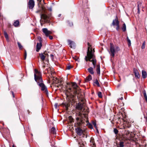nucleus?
I'll return each instance as SVG.
<instances>
[{"instance_id":"f257e3e1","label":"nucleus","mask_w":147,"mask_h":147,"mask_svg":"<svg viewBox=\"0 0 147 147\" xmlns=\"http://www.w3.org/2000/svg\"><path fill=\"white\" fill-rule=\"evenodd\" d=\"M34 78L35 81L41 88V90L47 94L48 93V91L47 88L42 83L43 80L41 77V74L36 69H34Z\"/></svg>"},{"instance_id":"f03ea898","label":"nucleus","mask_w":147,"mask_h":147,"mask_svg":"<svg viewBox=\"0 0 147 147\" xmlns=\"http://www.w3.org/2000/svg\"><path fill=\"white\" fill-rule=\"evenodd\" d=\"M88 45L87 56L85 57V60L87 61H89L92 62L94 66V68H95L96 65V60L95 58V57L94 55V49L92 51V48H90L89 43L88 42Z\"/></svg>"},{"instance_id":"7ed1b4c3","label":"nucleus","mask_w":147,"mask_h":147,"mask_svg":"<svg viewBox=\"0 0 147 147\" xmlns=\"http://www.w3.org/2000/svg\"><path fill=\"white\" fill-rule=\"evenodd\" d=\"M76 123H75V127H79L84 122L83 120V115L80 112L77 113L76 115Z\"/></svg>"},{"instance_id":"20e7f679","label":"nucleus","mask_w":147,"mask_h":147,"mask_svg":"<svg viewBox=\"0 0 147 147\" xmlns=\"http://www.w3.org/2000/svg\"><path fill=\"white\" fill-rule=\"evenodd\" d=\"M110 50L109 53L111 59L114 57L115 54L119 50V48L118 47L114 45L112 43H110Z\"/></svg>"},{"instance_id":"39448f33","label":"nucleus","mask_w":147,"mask_h":147,"mask_svg":"<svg viewBox=\"0 0 147 147\" xmlns=\"http://www.w3.org/2000/svg\"><path fill=\"white\" fill-rule=\"evenodd\" d=\"M72 91V89L71 88H69L68 89L66 90V94L67 96V98H70L69 99V101L71 102V101L73 102H74L75 101V96L74 95H71L70 93V92Z\"/></svg>"},{"instance_id":"423d86ee","label":"nucleus","mask_w":147,"mask_h":147,"mask_svg":"<svg viewBox=\"0 0 147 147\" xmlns=\"http://www.w3.org/2000/svg\"><path fill=\"white\" fill-rule=\"evenodd\" d=\"M42 31L47 37H48L49 35L51 34L52 33V32L48 30L47 28H43L42 29Z\"/></svg>"},{"instance_id":"0eeeda50","label":"nucleus","mask_w":147,"mask_h":147,"mask_svg":"<svg viewBox=\"0 0 147 147\" xmlns=\"http://www.w3.org/2000/svg\"><path fill=\"white\" fill-rule=\"evenodd\" d=\"M130 137V132L128 131H125L124 132L123 137L126 140H128Z\"/></svg>"},{"instance_id":"6e6552de","label":"nucleus","mask_w":147,"mask_h":147,"mask_svg":"<svg viewBox=\"0 0 147 147\" xmlns=\"http://www.w3.org/2000/svg\"><path fill=\"white\" fill-rule=\"evenodd\" d=\"M34 5V0H29L28 6V7L30 9H32Z\"/></svg>"},{"instance_id":"1a4fd4ad","label":"nucleus","mask_w":147,"mask_h":147,"mask_svg":"<svg viewBox=\"0 0 147 147\" xmlns=\"http://www.w3.org/2000/svg\"><path fill=\"white\" fill-rule=\"evenodd\" d=\"M76 132L79 136H81L83 134V130L79 127H77L75 128Z\"/></svg>"},{"instance_id":"9d476101","label":"nucleus","mask_w":147,"mask_h":147,"mask_svg":"<svg viewBox=\"0 0 147 147\" xmlns=\"http://www.w3.org/2000/svg\"><path fill=\"white\" fill-rule=\"evenodd\" d=\"M42 46V43L41 40H40L39 43H37L36 45V51L37 52H38L39 50L41 49Z\"/></svg>"},{"instance_id":"9b49d317","label":"nucleus","mask_w":147,"mask_h":147,"mask_svg":"<svg viewBox=\"0 0 147 147\" xmlns=\"http://www.w3.org/2000/svg\"><path fill=\"white\" fill-rule=\"evenodd\" d=\"M133 71L136 78H139L140 77V76L137 69L136 68H134Z\"/></svg>"},{"instance_id":"f8f14e48","label":"nucleus","mask_w":147,"mask_h":147,"mask_svg":"<svg viewBox=\"0 0 147 147\" xmlns=\"http://www.w3.org/2000/svg\"><path fill=\"white\" fill-rule=\"evenodd\" d=\"M72 86L74 89L75 90L74 91V94H76L77 93L76 90L78 88V86L75 83H72Z\"/></svg>"},{"instance_id":"ddd939ff","label":"nucleus","mask_w":147,"mask_h":147,"mask_svg":"<svg viewBox=\"0 0 147 147\" xmlns=\"http://www.w3.org/2000/svg\"><path fill=\"white\" fill-rule=\"evenodd\" d=\"M83 105L80 103H78L76 105V109L79 110H81L83 108Z\"/></svg>"},{"instance_id":"4468645a","label":"nucleus","mask_w":147,"mask_h":147,"mask_svg":"<svg viewBox=\"0 0 147 147\" xmlns=\"http://www.w3.org/2000/svg\"><path fill=\"white\" fill-rule=\"evenodd\" d=\"M39 55L42 61L43 62L45 59L46 56L45 55H46V54L41 53H39Z\"/></svg>"},{"instance_id":"2eb2a0df","label":"nucleus","mask_w":147,"mask_h":147,"mask_svg":"<svg viewBox=\"0 0 147 147\" xmlns=\"http://www.w3.org/2000/svg\"><path fill=\"white\" fill-rule=\"evenodd\" d=\"M68 42L71 48H74L75 47V44L74 42L70 40H68Z\"/></svg>"},{"instance_id":"dca6fc26","label":"nucleus","mask_w":147,"mask_h":147,"mask_svg":"<svg viewBox=\"0 0 147 147\" xmlns=\"http://www.w3.org/2000/svg\"><path fill=\"white\" fill-rule=\"evenodd\" d=\"M119 24V22L118 19H114L113 21L112 24L113 26H117V24Z\"/></svg>"},{"instance_id":"f3484780","label":"nucleus","mask_w":147,"mask_h":147,"mask_svg":"<svg viewBox=\"0 0 147 147\" xmlns=\"http://www.w3.org/2000/svg\"><path fill=\"white\" fill-rule=\"evenodd\" d=\"M78 144L80 147H85V145L86 144L85 142H83L82 141H78Z\"/></svg>"},{"instance_id":"a211bd4d","label":"nucleus","mask_w":147,"mask_h":147,"mask_svg":"<svg viewBox=\"0 0 147 147\" xmlns=\"http://www.w3.org/2000/svg\"><path fill=\"white\" fill-rule=\"evenodd\" d=\"M96 71L97 74L98 75L100 74V65H96Z\"/></svg>"},{"instance_id":"6ab92c4d","label":"nucleus","mask_w":147,"mask_h":147,"mask_svg":"<svg viewBox=\"0 0 147 147\" xmlns=\"http://www.w3.org/2000/svg\"><path fill=\"white\" fill-rule=\"evenodd\" d=\"M50 133L53 134H56V129L55 127H52L51 129L50 130Z\"/></svg>"},{"instance_id":"aec40b11","label":"nucleus","mask_w":147,"mask_h":147,"mask_svg":"<svg viewBox=\"0 0 147 147\" xmlns=\"http://www.w3.org/2000/svg\"><path fill=\"white\" fill-rule=\"evenodd\" d=\"M53 68H50L49 67L48 69V72L49 74H51V75H52L53 74H54L53 71Z\"/></svg>"},{"instance_id":"412c9836","label":"nucleus","mask_w":147,"mask_h":147,"mask_svg":"<svg viewBox=\"0 0 147 147\" xmlns=\"http://www.w3.org/2000/svg\"><path fill=\"white\" fill-rule=\"evenodd\" d=\"M88 72L91 74H93L94 72L93 71V68L92 67H90L88 69Z\"/></svg>"},{"instance_id":"4be33fe9","label":"nucleus","mask_w":147,"mask_h":147,"mask_svg":"<svg viewBox=\"0 0 147 147\" xmlns=\"http://www.w3.org/2000/svg\"><path fill=\"white\" fill-rule=\"evenodd\" d=\"M142 77L143 78H146L147 76V74L146 72L144 70H142Z\"/></svg>"},{"instance_id":"5701e85b","label":"nucleus","mask_w":147,"mask_h":147,"mask_svg":"<svg viewBox=\"0 0 147 147\" xmlns=\"http://www.w3.org/2000/svg\"><path fill=\"white\" fill-rule=\"evenodd\" d=\"M63 105L67 110L69 107L70 106V104L67 103H63Z\"/></svg>"},{"instance_id":"b1692460","label":"nucleus","mask_w":147,"mask_h":147,"mask_svg":"<svg viewBox=\"0 0 147 147\" xmlns=\"http://www.w3.org/2000/svg\"><path fill=\"white\" fill-rule=\"evenodd\" d=\"M41 17L45 20H47L48 18V17L45 14H42L41 15Z\"/></svg>"},{"instance_id":"393cba45","label":"nucleus","mask_w":147,"mask_h":147,"mask_svg":"<svg viewBox=\"0 0 147 147\" xmlns=\"http://www.w3.org/2000/svg\"><path fill=\"white\" fill-rule=\"evenodd\" d=\"M124 146V142L123 141H120L119 144L118 145L117 147H123Z\"/></svg>"},{"instance_id":"a878e982","label":"nucleus","mask_w":147,"mask_h":147,"mask_svg":"<svg viewBox=\"0 0 147 147\" xmlns=\"http://www.w3.org/2000/svg\"><path fill=\"white\" fill-rule=\"evenodd\" d=\"M19 24V22L18 20L15 21L13 24L14 26L15 27L18 26Z\"/></svg>"},{"instance_id":"bb28decb","label":"nucleus","mask_w":147,"mask_h":147,"mask_svg":"<svg viewBox=\"0 0 147 147\" xmlns=\"http://www.w3.org/2000/svg\"><path fill=\"white\" fill-rule=\"evenodd\" d=\"M4 35L7 40L8 41L9 40L8 36L6 32H4Z\"/></svg>"},{"instance_id":"cd10ccee","label":"nucleus","mask_w":147,"mask_h":147,"mask_svg":"<svg viewBox=\"0 0 147 147\" xmlns=\"http://www.w3.org/2000/svg\"><path fill=\"white\" fill-rule=\"evenodd\" d=\"M122 29L123 32H125L126 30V26L125 23H124L122 27Z\"/></svg>"},{"instance_id":"c85d7f7f","label":"nucleus","mask_w":147,"mask_h":147,"mask_svg":"<svg viewBox=\"0 0 147 147\" xmlns=\"http://www.w3.org/2000/svg\"><path fill=\"white\" fill-rule=\"evenodd\" d=\"M90 142L91 143V145L92 147H96L95 144L94 142V141L92 140L90 141Z\"/></svg>"},{"instance_id":"c756f323","label":"nucleus","mask_w":147,"mask_h":147,"mask_svg":"<svg viewBox=\"0 0 147 147\" xmlns=\"http://www.w3.org/2000/svg\"><path fill=\"white\" fill-rule=\"evenodd\" d=\"M69 122L71 123H72L74 122V119L71 116H69Z\"/></svg>"},{"instance_id":"7c9ffc66","label":"nucleus","mask_w":147,"mask_h":147,"mask_svg":"<svg viewBox=\"0 0 147 147\" xmlns=\"http://www.w3.org/2000/svg\"><path fill=\"white\" fill-rule=\"evenodd\" d=\"M131 126V124L129 122H126L125 126L124 127V128L125 129L126 127L129 128Z\"/></svg>"},{"instance_id":"2f4dec72","label":"nucleus","mask_w":147,"mask_h":147,"mask_svg":"<svg viewBox=\"0 0 147 147\" xmlns=\"http://www.w3.org/2000/svg\"><path fill=\"white\" fill-rule=\"evenodd\" d=\"M127 41L128 42V45L129 47H130L131 45V42L128 36L127 38Z\"/></svg>"},{"instance_id":"473e14b6","label":"nucleus","mask_w":147,"mask_h":147,"mask_svg":"<svg viewBox=\"0 0 147 147\" xmlns=\"http://www.w3.org/2000/svg\"><path fill=\"white\" fill-rule=\"evenodd\" d=\"M92 79V77L91 75H89L86 78L87 80L89 81Z\"/></svg>"},{"instance_id":"72a5a7b5","label":"nucleus","mask_w":147,"mask_h":147,"mask_svg":"<svg viewBox=\"0 0 147 147\" xmlns=\"http://www.w3.org/2000/svg\"><path fill=\"white\" fill-rule=\"evenodd\" d=\"M17 44L20 49H22L23 48V47L21 44L19 42H18Z\"/></svg>"},{"instance_id":"f704fd0d","label":"nucleus","mask_w":147,"mask_h":147,"mask_svg":"<svg viewBox=\"0 0 147 147\" xmlns=\"http://www.w3.org/2000/svg\"><path fill=\"white\" fill-rule=\"evenodd\" d=\"M92 124L95 127L96 129L97 130V127L96 124V122H95V121H93L92 122Z\"/></svg>"},{"instance_id":"c9c22d12","label":"nucleus","mask_w":147,"mask_h":147,"mask_svg":"<svg viewBox=\"0 0 147 147\" xmlns=\"http://www.w3.org/2000/svg\"><path fill=\"white\" fill-rule=\"evenodd\" d=\"M94 83L96 84L98 86H100V84L98 80L97 79H96Z\"/></svg>"},{"instance_id":"e433bc0d","label":"nucleus","mask_w":147,"mask_h":147,"mask_svg":"<svg viewBox=\"0 0 147 147\" xmlns=\"http://www.w3.org/2000/svg\"><path fill=\"white\" fill-rule=\"evenodd\" d=\"M98 97L100 98H102V93L101 92H98Z\"/></svg>"},{"instance_id":"4c0bfd02","label":"nucleus","mask_w":147,"mask_h":147,"mask_svg":"<svg viewBox=\"0 0 147 147\" xmlns=\"http://www.w3.org/2000/svg\"><path fill=\"white\" fill-rule=\"evenodd\" d=\"M145 41H144L142 44V49H144L145 48Z\"/></svg>"},{"instance_id":"58836bf2","label":"nucleus","mask_w":147,"mask_h":147,"mask_svg":"<svg viewBox=\"0 0 147 147\" xmlns=\"http://www.w3.org/2000/svg\"><path fill=\"white\" fill-rule=\"evenodd\" d=\"M114 132L115 133V134H117L118 132V130L116 128H114Z\"/></svg>"},{"instance_id":"ea45409f","label":"nucleus","mask_w":147,"mask_h":147,"mask_svg":"<svg viewBox=\"0 0 147 147\" xmlns=\"http://www.w3.org/2000/svg\"><path fill=\"white\" fill-rule=\"evenodd\" d=\"M117 25L116 26L117 27L116 28V29L118 31L119 29V24H117Z\"/></svg>"},{"instance_id":"a19ab883","label":"nucleus","mask_w":147,"mask_h":147,"mask_svg":"<svg viewBox=\"0 0 147 147\" xmlns=\"http://www.w3.org/2000/svg\"><path fill=\"white\" fill-rule=\"evenodd\" d=\"M27 56V53L26 51H25V53H24V59H26V58Z\"/></svg>"},{"instance_id":"79ce46f5","label":"nucleus","mask_w":147,"mask_h":147,"mask_svg":"<svg viewBox=\"0 0 147 147\" xmlns=\"http://www.w3.org/2000/svg\"><path fill=\"white\" fill-rule=\"evenodd\" d=\"M143 92H144V98H145L147 97L145 91L144 90Z\"/></svg>"},{"instance_id":"37998d69","label":"nucleus","mask_w":147,"mask_h":147,"mask_svg":"<svg viewBox=\"0 0 147 147\" xmlns=\"http://www.w3.org/2000/svg\"><path fill=\"white\" fill-rule=\"evenodd\" d=\"M56 79L57 80V82L58 83H59L60 84H61L62 81L61 80H59L57 78H56Z\"/></svg>"},{"instance_id":"c03bdc74","label":"nucleus","mask_w":147,"mask_h":147,"mask_svg":"<svg viewBox=\"0 0 147 147\" xmlns=\"http://www.w3.org/2000/svg\"><path fill=\"white\" fill-rule=\"evenodd\" d=\"M72 67L70 65H68L67 66V69L68 70L70 69Z\"/></svg>"},{"instance_id":"a18cd8bd","label":"nucleus","mask_w":147,"mask_h":147,"mask_svg":"<svg viewBox=\"0 0 147 147\" xmlns=\"http://www.w3.org/2000/svg\"><path fill=\"white\" fill-rule=\"evenodd\" d=\"M48 36H49V38L51 40H52L53 39V37L49 35Z\"/></svg>"},{"instance_id":"49530a36","label":"nucleus","mask_w":147,"mask_h":147,"mask_svg":"<svg viewBox=\"0 0 147 147\" xmlns=\"http://www.w3.org/2000/svg\"><path fill=\"white\" fill-rule=\"evenodd\" d=\"M57 105H58V104L57 103H56L55 105V108H57Z\"/></svg>"},{"instance_id":"de8ad7c7","label":"nucleus","mask_w":147,"mask_h":147,"mask_svg":"<svg viewBox=\"0 0 147 147\" xmlns=\"http://www.w3.org/2000/svg\"><path fill=\"white\" fill-rule=\"evenodd\" d=\"M89 127L91 129H92L93 128L92 126L91 125H89Z\"/></svg>"},{"instance_id":"09e8293b","label":"nucleus","mask_w":147,"mask_h":147,"mask_svg":"<svg viewBox=\"0 0 147 147\" xmlns=\"http://www.w3.org/2000/svg\"><path fill=\"white\" fill-rule=\"evenodd\" d=\"M54 56L53 55V54H51L50 55V57L51 58V59H53V57Z\"/></svg>"},{"instance_id":"8fccbe9b","label":"nucleus","mask_w":147,"mask_h":147,"mask_svg":"<svg viewBox=\"0 0 147 147\" xmlns=\"http://www.w3.org/2000/svg\"><path fill=\"white\" fill-rule=\"evenodd\" d=\"M140 5H140L139 4H138V6H137V8H138V9H139V5Z\"/></svg>"},{"instance_id":"3c124183","label":"nucleus","mask_w":147,"mask_h":147,"mask_svg":"<svg viewBox=\"0 0 147 147\" xmlns=\"http://www.w3.org/2000/svg\"><path fill=\"white\" fill-rule=\"evenodd\" d=\"M138 13L139 14L140 13V9H138Z\"/></svg>"},{"instance_id":"603ef678","label":"nucleus","mask_w":147,"mask_h":147,"mask_svg":"<svg viewBox=\"0 0 147 147\" xmlns=\"http://www.w3.org/2000/svg\"><path fill=\"white\" fill-rule=\"evenodd\" d=\"M12 95H13V97H14V94L13 92H12Z\"/></svg>"},{"instance_id":"864d4df0","label":"nucleus","mask_w":147,"mask_h":147,"mask_svg":"<svg viewBox=\"0 0 147 147\" xmlns=\"http://www.w3.org/2000/svg\"><path fill=\"white\" fill-rule=\"evenodd\" d=\"M119 99H120L121 100H122L123 99V97H121V98H119Z\"/></svg>"},{"instance_id":"5fc2aeb1","label":"nucleus","mask_w":147,"mask_h":147,"mask_svg":"<svg viewBox=\"0 0 147 147\" xmlns=\"http://www.w3.org/2000/svg\"><path fill=\"white\" fill-rule=\"evenodd\" d=\"M145 98L146 100V101L147 102V97Z\"/></svg>"},{"instance_id":"6e6d98bb","label":"nucleus","mask_w":147,"mask_h":147,"mask_svg":"<svg viewBox=\"0 0 147 147\" xmlns=\"http://www.w3.org/2000/svg\"><path fill=\"white\" fill-rule=\"evenodd\" d=\"M73 58H74V59H76V60H77V59H76V57H73Z\"/></svg>"},{"instance_id":"4d7b16f0","label":"nucleus","mask_w":147,"mask_h":147,"mask_svg":"<svg viewBox=\"0 0 147 147\" xmlns=\"http://www.w3.org/2000/svg\"><path fill=\"white\" fill-rule=\"evenodd\" d=\"M50 11H51L52 10V9L51 8H50Z\"/></svg>"},{"instance_id":"13d9d810","label":"nucleus","mask_w":147,"mask_h":147,"mask_svg":"<svg viewBox=\"0 0 147 147\" xmlns=\"http://www.w3.org/2000/svg\"><path fill=\"white\" fill-rule=\"evenodd\" d=\"M43 67V68H45V65H43V67Z\"/></svg>"},{"instance_id":"bf43d9fd","label":"nucleus","mask_w":147,"mask_h":147,"mask_svg":"<svg viewBox=\"0 0 147 147\" xmlns=\"http://www.w3.org/2000/svg\"><path fill=\"white\" fill-rule=\"evenodd\" d=\"M146 121H147V116L146 117Z\"/></svg>"},{"instance_id":"052dcab7","label":"nucleus","mask_w":147,"mask_h":147,"mask_svg":"<svg viewBox=\"0 0 147 147\" xmlns=\"http://www.w3.org/2000/svg\"><path fill=\"white\" fill-rule=\"evenodd\" d=\"M61 14L59 15V17H60V16H61Z\"/></svg>"},{"instance_id":"680f3d73","label":"nucleus","mask_w":147,"mask_h":147,"mask_svg":"<svg viewBox=\"0 0 147 147\" xmlns=\"http://www.w3.org/2000/svg\"><path fill=\"white\" fill-rule=\"evenodd\" d=\"M12 147H15L14 145H13Z\"/></svg>"},{"instance_id":"e2e57ef3","label":"nucleus","mask_w":147,"mask_h":147,"mask_svg":"<svg viewBox=\"0 0 147 147\" xmlns=\"http://www.w3.org/2000/svg\"><path fill=\"white\" fill-rule=\"evenodd\" d=\"M41 1V0H40V2Z\"/></svg>"},{"instance_id":"0e129e2a","label":"nucleus","mask_w":147,"mask_h":147,"mask_svg":"<svg viewBox=\"0 0 147 147\" xmlns=\"http://www.w3.org/2000/svg\"><path fill=\"white\" fill-rule=\"evenodd\" d=\"M59 86H61V85L60 84H59Z\"/></svg>"},{"instance_id":"69168bd1","label":"nucleus","mask_w":147,"mask_h":147,"mask_svg":"<svg viewBox=\"0 0 147 147\" xmlns=\"http://www.w3.org/2000/svg\"><path fill=\"white\" fill-rule=\"evenodd\" d=\"M38 1L39 0H37Z\"/></svg>"}]
</instances>
